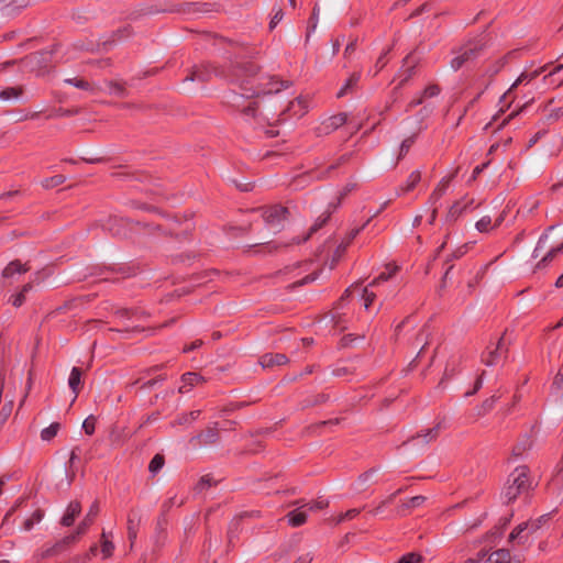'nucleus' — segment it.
<instances>
[{
  "mask_svg": "<svg viewBox=\"0 0 563 563\" xmlns=\"http://www.w3.org/2000/svg\"><path fill=\"white\" fill-rule=\"evenodd\" d=\"M358 232H360V230H353V231H351V233H350V235H349V241L346 242V244L341 245V246H340V249H341L342 251H344V250H345V247H346V245H347V244H349V243H350V242H351V241H352V240H353V239L358 234Z\"/></svg>",
  "mask_w": 563,
  "mask_h": 563,
  "instance_id": "nucleus-61",
  "label": "nucleus"
},
{
  "mask_svg": "<svg viewBox=\"0 0 563 563\" xmlns=\"http://www.w3.org/2000/svg\"><path fill=\"white\" fill-rule=\"evenodd\" d=\"M29 267L23 265L20 261H12L2 271L3 278H13L15 275L26 273Z\"/></svg>",
  "mask_w": 563,
  "mask_h": 563,
  "instance_id": "nucleus-16",
  "label": "nucleus"
},
{
  "mask_svg": "<svg viewBox=\"0 0 563 563\" xmlns=\"http://www.w3.org/2000/svg\"><path fill=\"white\" fill-rule=\"evenodd\" d=\"M29 0H2L1 10L5 15H13L16 9L24 8Z\"/></svg>",
  "mask_w": 563,
  "mask_h": 563,
  "instance_id": "nucleus-18",
  "label": "nucleus"
},
{
  "mask_svg": "<svg viewBox=\"0 0 563 563\" xmlns=\"http://www.w3.org/2000/svg\"><path fill=\"white\" fill-rule=\"evenodd\" d=\"M257 70L258 67L253 63H246L236 69L234 77L241 87L243 97L251 98L261 93L279 92L285 86L283 81L273 77H261L257 79Z\"/></svg>",
  "mask_w": 563,
  "mask_h": 563,
  "instance_id": "nucleus-1",
  "label": "nucleus"
},
{
  "mask_svg": "<svg viewBox=\"0 0 563 563\" xmlns=\"http://www.w3.org/2000/svg\"><path fill=\"white\" fill-rule=\"evenodd\" d=\"M477 54V47L465 48L460 55L451 60V67L453 70L460 69L466 62L474 58Z\"/></svg>",
  "mask_w": 563,
  "mask_h": 563,
  "instance_id": "nucleus-13",
  "label": "nucleus"
},
{
  "mask_svg": "<svg viewBox=\"0 0 563 563\" xmlns=\"http://www.w3.org/2000/svg\"><path fill=\"white\" fill-rule=\"evenodd\" d=\"M420 179H421L420 172L419 170L412 172L408 177L407 184L400 188V191L408 192V191L412 190L416 187V185L420 181Z\"/></svg>",
  "mask_w": 563,
  "mask_h": 563,
  "instance_id": "nucleus-25",
  "label": "nucleus"
},
{
  "mask_svg": "<svg viewBox=\"0 0 563 563\" xmlns=\"http://www.w3.org/2000/svg\"><path fill=\"white\" fill-rule=\"evenodd\" d=\"M487 166V164H483V165H479V166H476L473 170V178H476L483 170L484 168Z\"/></svg>",
  "mask_w": 563,
  "mask_h": 563,
  "instance_id": "nucleus-62",
  "label": "nucleus"
},
{
  "mask_svg": "<svg viewBox=\"0 0 563 563\" xmlns=\"http://www.w3.org/2000/svg\"><path fill=\"white\" fill-rule=\"evenodd\" d=\"M95 427H96V418L93 416H89L88 418L85 419L84 423H82V429L85 430V432L87 434H92L93 431H95Z\"/></svg>",
  "mask_w": 563,
  "mask_h": 563,
  "instance_id": "nucleus-42",
  "label": "nucleus"
},
{
  "mask_svg": "<svg viewBox=\"0 0 563 563\" xmlns=\"http://www.w3.org/2000/svg\"><path fill=\"white\" fill-rule=\"evenodd\" d=\"M65 82L68 84V85H73L77 88H80V89H89L90 88V84L86 80H82V79H78V78H67L65 79Z\"/></svg>",
  "mask_w": 563,
  "mask_h": 563,
  "instance_id": "nucleus-43",
  "label": "nucleus"
},
{
  "mask_svg": "<svg viewBox=\"0 0 563 563\" xmlns=\"http://www.w3.org/2000/svg\"><path fill=\"white\" fill-rule=\"evenodd\" d=\"M361 78V75L358 73H354L346 81V84L342 87V89L338 92V97L344 96L349 89L354 87Z\"/></svg>",
  "mask_w": 563,
  "mask_h": 563,
  "instance_id": "nucleus-34",
  "label": "nucleus"
},
{
  "mask_svg": "<svg viewBox=\"0 0 563 563\" xmlns=\"http://www.w3.org/2000/svg\"><path fill=\"white\" fill-rule=\"evenodd\" d=\"M255 102H250L246 107H244L242 109V111L246 114V115H251V117H254L255 115Z\"/></svg>",
  "mask_w": 563,
  "mask_h": 563,
  "instance_id": "nucleus-57",
  "label": "nucleus"
},
{
  "mask_svg": "<svg viewBox=\"0 0 563 563\" xmlns=\"http://www.w3.org/2000/svg\"><path fill=\"white\" fill-rule=\"evenodd\" d=\"M426 500L424 496H415L409 499L406 504H404V508H416L422 505Z\"/></svg>",
  "mask_w": 563,
  "mask_h": 563,
  "instance_id": "nucleus-45",
  "label": "nucleus"
},
{
  "mask_svg": "<svg viewBox=\"0 0 563 563\" xmlns=\"http://www.w3.org/2000/svg\"><path fill=\"white\" fill-rule=\"evenodd\" d=\"M205 382V378L197 373H186L181 376V385L178 388L180 394L188 393L191 387H195Z\"/></svg>",
  "mask_w": 563,
  "mask_h": 563,
  "instance_id": "nucleus-12",
  "label": "nucleus"
},
{
  "mask_svg": "<svg viewBox=\"0 0 563 563\" xmlns=\"http://www.w3.org/2000/svg\"><path fill=\"white\" fill-rule=\"evenodd\" d=\"M547 240H548V235H547V234H544V235H542V236L540 238V240H539V242H538V244H537V247H536V249H534V251H533V256H534V257H538V256H539V252H540L542 249H544Z\"/></svg>",
  "mask_w": 563,
  "mask_h": 563,
  "instance_id": "nucleus-53",
  "label": "nucleus"
},
{
  "mask_svg": "<svg viewBox=\"0 0 563 563\" xmlns=\"http://www.w3.org/2000/svg\"><path fill=\"white\" fill-rule=\"evenodd\" d=\"M98 512H99V505L96 501L91 505L90 509L86 514L82 521L77 526L78 533H84V534L86 533V531L89 529V527L93 523L95 518L97 517Z\"/></svg>",
  "mask_w": 563,
  "mask_h": 563,
  "instance_id": "nucleus-14",
  "label": "nucleus"
},
{
  "mask_svg": "<svg viewBox=\"0 0 563 563\" xmlns=\"http://www.w3.org/2000/svg\"><path fill=\"white\" fill-rule=\"evenodd\" d=\"M466 245H463L460 249H457L456 252L454 253V257H461L462 255H464L466 253Z\"/></svg>",
  "mask_w": 563,
  "mask_h": 563,
  "instance_id": "nucleus-63",
  "label": "nucleus"
},
{
  "mask_svg": "<svg viewBox=\"0 0 563 563\" xmlns=\"http://www.w3.org/2000/svg\"><path fill=\"white\" fill-rule=\"evenodd\" d=\"M283 19V11L279 9L275 14L274 16L272 18V21L269 23L271 25V29L275 27L279 21Z\"/></svg>",
  "mask_w": 563,
  "mask_h": 563,
  "instance_id": "nucleus-55",
  "label": "nucleus"
},
{
  "mask_svg": "<svg viewBox=\"0 0 563 563\" xmlns=\"http://www.w3.org/2000/svg\"><path fill=\"white\" fill-rule=\"evenodd\" d=\"M563 252V243L556 247L551 249L537 264L538 268L544 267L549 262H551L559 253Z\"/></svg>",
  "mask_w": 563,
  "mask_h": 563,
  "instance_id": "nucleus-23",
  "label": "nucleus"
},
{
  "mask_svg": "<svg viewBox=\"0 0 563 563\" xmlns=\"http://www.w3.org/2000/svg\"><path fill=\"white\" fill-rule=\"evenodd\" d=\"M530 488L528 481V470L517 467L508 477L507 484L503 490V498L506 503H510L516 499L520 494L527 493Z\"/></svg>",
  "mask_w": 563,
  "mask_h": 563,
  "instance_id": "nucleus-2",
  "label": "nucleus"
},
{
  "mask_svg": "<svg viewBox=\"0 0 563 563\" xmlns=\"http://www.w3.org/2000/svg\"><path fill=\"white\" fill-rule=\"evenodd\" d=\"M346 122H347V114L346 113H338L335 115L328 118L325 121H323L320 124V126L318 128V133L320 135L329 134V133L335 131L338 128L342 126Z\"/></svg>",
  "mask_w": 563,
  "mask_h": 563,
  "instance_id": "nucleus-5",
  "label": "nucleus"
},
{
  "mask_svg": "<svg viewBox=\"0 0 563 563\" xmlns=\"http://www.w3.org/2000/svg\"><path fill=\"white\" fill-rule=\"evenodd\" d=\"M84 533H78V528H76V531L69 536H66L60 541L56 542L53 547L47 548L43 553L42 558H47L56 554L57 552L62 551L64 548L75 543L78 541L79 537Z\"/></svg>",
  "mask_w": 563,
  "mask_h": 563,
  "instance_id": "nucleus-7",
  "label": "nucleus"
},
{
  "mask_svg": "<svg viewBox=\"0 0 563 563\" xmlns=\"http://www.w3.org/2000/svg\"><path fill=\"white\" fill-rule=\"evenodd\" d=\"M330 214L331 212L330 211H327L324 212L322 216H320V218L317 220V222L310 228L309 230V233L303 238L302 241H306L309 239V236L317 232L327 221L328 219L330 218Z\"/></svg>",
  "mask_w": 563,
  "mask_h": 563,
  "instance_id": "nucleus-31",
  "label": "nucleus"
},
{
  "mask_svg": "<svg viewBox=\"0 0 563 563\" xmlns=\"http://www.w3.org/2000/svg\"><path fill=\"white\" fill-rule=\"evenodd\" d=\"M440 92V88L437 85H430L428 86L423 91V97L430 98L434 97Z\"/></svg>",
  "mask_w": 563,
  "mask_h": 563,
  "instance_id": "nucleus-50",
  "label": "nucleus"
},
{
  "mask_svg": "<svg viewBox=\"0 0 563 563\" xmlns=\"http://www.w3.org/2000/svg\"><path fill=\"white\" fill-rule=\"evenodd\" d=\"M110 89H111V92L115 93V95H123V87L118 84V82H114V84H110Z\"/></svg>",
  "mask_w": 563,
  "mask_h": 563,
  "instance_id": "nucleus-58",
  "label": "nucleus"
},
{
  "mask_svg": "<svg viewBox=\"0 0 563 563\" xmlns=\"http://www.w3.org/2000/svg\"><path fill=\"white\" fill-rule=\"evenodd\" d=\"M507 347L505 345V338L501 336L495 349L489 350L483 357V362L487 366H493L506 354Z\"/></svg>",
  "mask_w": 563,
  "mask_h": 563,
  "instance_id": "nucleus-8",
  "label": "nucleus"
},
{
  "mask_svg": "<svg viewBox=\"0 0 563 563\" xmlns=\"http://www.w3.org/2000/svg\"><path fill=\"white\" fill-rule=\"evenodd\" d=\"M58 430H59V423H57V422L52 423L49 427L42 430V432H41L42 440H44V441L52 440L57 434Z\"/></svg>",
  "mask_w": 563,
  "mask_h": 563,
  "instance_id": "nucleus-30",
  "label": "nucleus"
},
{
  "mask_svg": "<svg viewBox=\"0 0 563 563\" xmlns=\"http://www.w3.org/2000/svg\"><path fill=\"white\" fill-rule=\"evenodd\" d=\"M328 505H329L328 500L318 499V500H313L308 504H305L303 507L309 512V511H317V510L323 509V508L328 507Z\"/></svg>",
  "mask_w": 563,
  "mask_h": 563,
  "instance_id": "nucleus-38",
  "label": "nucleus"
},
{
  "mask_svg": "<svg viewBox=\"0 0 563 563\" xmlns=\"http://www.w3.org/2000/svg\"><path fill=\"white\" fill-rule=\"evenodd\" d=\"M307 516L308 510L303 507V505L287 515L289 523L294 527L303 525L307 520Z\"/></svg>",
  "mask_w": 563,
  "mask_h": 563,
  "instance_id": "nucleus-17",
  "label": "nucleus"
},
{
  "mask_svg": "<svg viewBox=\"0 0 563 563\" xmlns=\"http://www.w3.org/2000/svg\"><path fill=\"white\" fill-rule=\"evenodd\" d=\"M134 519H135L134 514H131L128 518V537L132 543L136 539V526H135Z\"/></svg>",
  "mask_w": 563,
  "mask_h": 563,
  "instance_id": "nucleus-39",
  "label": "nucleus"
},
{
  "mask_svg": "<svg viewBox=\"0 0 563 563\" xmlns=\"http://www.w3.org/2000/svg\"><path fill=\"white\" fill-rule=\"evenodd\" d=\"M486 563H521L517 556H511L510 552L506 549L497 550L488 555Z\"/></svg>",
  "mask_w": 563,
  "mask_h": 563,
  "instance_id": "nucleus-11",
  "label": "nucleus"
},
{
  "mask_svg": "<svg viewBox=\"0 0 563 563\" xmlns=\"http://www.w3.org/2000/svg\"><path fill=\"white\" fill-rule=\"evenodd\" d=\"M362 297H363V299H364V301H365V303H364L365 309H368V307L371 306V303L375 300L376 295H375L374 292L369 291V290L367 289V287H366V288H364V290H363V296H362Z\"/></svg>",
  "mask_w": 563,
  "mask_h": 563,
  "instance_id": "nucleus-47",
  "label": "nucleus"
},
{
  "mask_svg": "<svg viewBox=\"0 0 563 563\" xmlns=\"http://www.w3.org/2000/svg\"><path fill=\"white\" fill-rule=\"evenodd\" d=\"M386 269L388 272L380 273L379 276L376 277L375 279H373V282L368 286H377V285H379V283L388 280L390 277H393L396 274L397 266H394V267L387 266Z\"/></svg>",
  "mask_w": 563,
  "mask_h": 563,
  "instance_id": "nucleus-28",
  "label": "nucleus"
},
{
  "mask_svg": "<svg viewBox=\"0 0 563 563\" xmlns=\"http://www.w3.org/2000/svg\"><path fill=\"white\" fill-rule=\"evenodd\" d=\"M522 82H530L529 81V74L522 73L517 80L512 84V86L509 88V90L504 95V98H506L518 85Z\"/></svg>",
  "mask_w": 563,
  "mask_h": 563,
  "instance_id": "nucleus-46",
  "label": "nucleus"
},
{
  "mask_svg": "<svg viewBox=\"0 0 563 563\" xmlns=\"http://www.w3.org/2000/svg\"><path fill=\"white\" fill-rule=\"evenodd\" d=\"M466 209V206H463V201H456L453 203V206L450 208L448 212V220L449 221H455Z\"/></svg>",
  "mask_w": 563,
  "mask_h": 563,
  "instance_id": "nucleus-24",
  "label": "nucleus"
},
{
  "mask_svg": "<svg viewBox=\"0 0 563 563\" xmlns=\"http://www.w3.org/2000/svg\"><path fill=\"white\" fill-rule=\"evenodd\" d=\"M544 69H545L544 67H541V68H539V69H536V70H533V71L529 73V81H532V80H533V79H536L538 76H540V75H541V73H543V71H544Z\"/></svg>",
  "mask_w": 563,
  "mask_h": 563,
  "instance_id": "nucleus-60",
  "label": "nucleus"
},
{
  "mask_svg": "<svg viewBox=\"0 0 563 563\" xmlns=\"http://www.w3.org/2000/svg\"><path fill=\"white\" fill-rule=\"evenodd\" d=\"M213 485V478L209 475H205L200 478L196 486V490L199 493H202L207 488L211 487Z\"/></svg>",
  "mask_w": 563,
  "mask_h": 563,
  "instance_id": "nucleus-41",
  "label": "nucleus"
},
{
  "mask_svg": "<svg viewBox=\"0 0 563 563\" xmlns=\"http://www.w3.org/2000/svg\"><path fill=\"white\" fill-rule=\"evenodd\" d=\"M211 75L209 71L207 70H203L201 68H196L191 71L190 75H188L186 77V80H190V81H195V80H198V81H208L210 79Z\"/></svg>",
  "mask_w": 563,
  "mask_h": 563,
  "instance_id": "nucleus-26",
  "label": "nucleus"
},
{
  "mask_svg": "<svg viewBox=\"0 0 563 563\" xmlns=\"http://www.w3.org/2000/svg\"><path fill=\"white\" fill-rule=\"evenodd\" d=\"M23 93V88L21 86L16 87H7L0 90V99L2 101H13L18 100Z\"/></svg>",
  "mask_w": 563,
  "mask_h": 563,
  "instance_id": "nucleus-20",
  "label": "nucleus"
},
{
  "mask_svg": "<svg viewBox=\"0 0 563 563\" xmlns=\"http://www.w3.org/2000/svg\"><path fill=\"white\" fill-rule=\"evenodd\" d=\"M552 386L556 389H560L563 387V367L558 372L553 379Z\"/></svg>",
  "mask_w": 563,
  "mask_h": 563,
  "instance_id": "nucleus-51",
  "label": "nucleus"
},
{
  "mask_svg": "<svg viewBox=\"0 0 563 563\" xmlns=\"http://www.w3.org/2000/svg\"><path fill=\"white\" fill-rule=\"evenodd\" d=\"M413 142H415L413 136H410L402 141V143L400 145V150H399V157H404L409 152Z\"/></svg>",
  "mask_w": 563,
  "mask_h": 563,
  "instance_id": "nucleus-44",
  "label": "nucleus"
},
{
  "mask_svg": "<svg viewBox=\"0 0 563 563\" xmlns=\"http://www.w3.org/2000/svg\"><path fill=\"white\" fill-rule=\"evenodd\" d=\"M12 400H10L7 405L3 406L0 416L2 417V421H4L11 413L12 410Z\"/></svg>",
  "mask_w": 563,
  "mask_h": 563,
  "instance_id": "nucleus-54",
  "label": "nucleus"
},
{
  "mask_svg": "<svg viewBox=\"0 0 563 563\" xmlns=\"http://www.w3.org/2000/svg\"><path fill=\"white\" fill-rule=\"evenodd\" d=\"M475 228L479 232H488L494 228V225H492V218L489 216H484L476 222Z\"/></svg>",
  "mask_w": 563,
  "mask_h": 563,
  "instance_id": "nucleus-35",
  "label": "nucleus"
},
{
  "mask_svg": "<svg viewBox=\"0 0 563 563\" xmlns=\"http://www.w3.org/2000/svg\"><path fill=\"white\" fill-rule=\"evenodd\" d=\"M411 57L407 56L405 59L404 68L400 73L401 81L400 85H402L405 81H407L413 74L415 64H411Z\"/></svg>",
  "mask_w": 563,
  "mask_h": 563,
  "instance_id": "nucleus-27",
  "label": "nucleus"
},
{
  "mask_svg": "<svg viewBox=\"0 0 563 563\" xmlns=\"http://www.w3.org/2000/svg\"><path fill=\"white\" fill-rule=\"evenodd\" d=\"M43 516L44 514L42 510L34 511L33 515L24 521V530L30 531L35 522H40L42 520Z\"/></svg>",
  "mask_w": 563,
  "mask_h": 563,
  "instance_id": "nucleus-33",
  "label": "nucleus"
},
{
  "mask_svg": "<svg viewBox=\"0 0 563 563\" xmlns=\"http://www.w3.org/2000/svg\"><path fill=\"white\" fill-rule=\"evenodd\" d=\"M440 432V424L413 435L404 445H411L412 449H423L429 442L433 441Z\"/></svg>",
  "mask_w": 563,
  "mask_h": 563,
  "instance_id": "nucleus-4",
  "label": "nucleus"
},
{
  "mask_svg": "<svg viewBox=\"0 0 563 563\" xmlns=\"http://www.w3.org/2000/svg\"><path fill=\"white\" fill-rule=\"evenodd\" d=\"M484 556L485 553H479L477 559H468L464 563H478Z\"/></svg>",
  "mask_w": 563,
  "mask_h": 563,
  "instance_id": "nucleus-64",
  "label": "nucleus"
},
{
  "mask_svg": "<svg viewBox=\"0 0 563 563\" xmlns=\"http://www.w3.org/2000/svg\"><path fill=\"white\" fill-rule=\"evenodd\" d=\"M358 514H360V509H357V508L350 509L339 517L338 522H342L344 520H351V519L355 518Z\"/></svg>",
  "mask_w": 563,
  "mask_h": 563,
  "instance_id": "nucleus-48",
  "label": "nucleus"
},
{
  "mask_svg": "<svg viewBox=\"0 0 563 563\" xmlns=\"http://www.w3.org/2000/svg\"><path fill=\"white\" fill-rule=\"evenodd\" d=\"M32 288L33 285L31 283H27L21 288V290L18 294L12 295L10 297V302L12 303V306L21 307L25 301L26 294L30 292Z\"/></svg>",
  "mask_w": 563,
  "mask_h": 563,
  "instance_id": "nucleus-22",
  "label": "nucleus"
},
{
  "mask_svg": "<svg viewBox=\"0 0 563 563\" xmlns=\"http://www.w3.org/2000/svg\"><path fill=\"white\" fill-rule=\"evenodd\" d=\"M164 466V456L156 454L150 462L148 470L151 473L156 474Z\"/></svg>",
  "mask_w": 563,
  "mask_h": 563,
  "instance_id": "nucleus-36",
  "label": "nucleus"
},
{
  "mask_svg": "<svg viewBox=\"0 0 563 563\" xmlns=\"http://www.w3.org/2000/svg\"><path fill=\"white\" fill-rule=\"evenodd\" d=\"M199 416H200V410H195L189 413H184V415L179 416L174 421L173 424L174 426L175 424H188V423H191L192 421H195Z\"/></svg>",
  "mask_w": 563,
  "mask_h": 563,
  "instance_id": "nucleus-29",
  "label": "nucleus"
},
{
  "mask_svg": "<svg viewBox=\"0 0 563 563\" xmlns=\"http://www.w3.org/2000/svg\"><path fill=\"white\" fill-rule=\"evenodd\" d=\"M452 178L453 176H449L441 179V181L439 183V185L437 186V188L433 190L429 198V202L431 205H435L437 201L445 194V190Z\"/></svg>",
  "mask_w": 563,
  "mask_h": 563,
  "instance_id": "nucleus-19",
  "label": "nucleus"
},
{
  "mask_svg": "<svg viewBox=\"0 0 563 563\" xmlns=\"http://www.w3.org/2000/svg\"><path fill=\"white\" fill-rule=\"evenodd\" d=\"M81 375L82 371L79 367H73L68 378V386L74 393V400L77 398L81 389Z\"/></svg>",
  "mask_w": 563,
  "mask_h": 563,
  "instance_id": "nucleus-15",
  "label": "nucleus"
},
{
  "mask_svg": "<svg viewBox=\"0 0 563 563\" xmlns=\"http://www.w3.org/2000/svg\"><path fill=\"white\" fill-rule=\"evenodd\" d=\"M532 445L531 438L528 434L522 435L517 444L512 449V455L518 457L521 456Z\"/></svg>",
  "mask_w": 563,
  "mask_h": 563,
  "instance_id": "nucleus-21",
  "label": "nucleus"
},
{
  "mask_svg": "<svg viewBox=\"0 0 563 563\" xmlns=\"http://www.w3.org/2000/svg\"><path fill=\"white\" fill-rule=\"evenodd\" d=\"M288 209L283 206H272L264 210L263 217L273 232H279L287 220Z\"/></svg>",
  "mask_w": 563,
  "mask_h": 563,
  "instance_id": "nucleus-3",
  "label": "nucleus"
},
{
  "mask_svg": "<svg viewBox=\"0 0 563 563\" xmlns=\"http://www.w3.org/2000/svg\"><path fill=\"white\" fill-rule=\"evenodd\" d=\"M64 181L65 177L63 175H55L44 179L41 184L44 188L49 189L62 185Z\"/></svg>",
  "mask_w": 563,
  "mask_h": 563,
  "instance_id": "nucleus-32",
  "label": "nucleus"
},
{
  "mask_svg": "<svg viewBox=\"0 0 563 563\" xmlns=\"http://www.w3.org/2000/svg\"><path fill=\"white\" fill-rule=\"evenodd\" d=\"M422 556L418 553L410 552L402 555L397 563H421Z\"/></svg>",
  "mask_w": 563,
  "mask_h": 563,
  "instance_id": "nucleus-40",
  "label": "nucleus"
},
{
  "mask_svg": "<svg viewBox=\"0 0 563 563\" xmlns=\"http://www.w3.org/2000/svg\"><path fill=\"white\" fill-rule=\"evenodd\" d=\"M103 559L110 558L114 551V544L110 539L100 540Z\"/></svg>",
  "mask_w": 563,
  "mask_h": 563,
  "instance_id": "nucleus-37",
  "label": "nucleus"
},
{
  "mask_svg": "<svg viewBox=\"0 0 563 563\" xmlns=\"http://www.w3.org/2000/svg\"><path fill=\"white\" fill-rule=\"evenodd\" d=\"M536 525H529L528 522L520 523L517 526L509 536V541H517L518 544H526L529 540V536L532 531L537 530Z\"/></svg>",
  "mask_w": 563,
  "mask_h": 563,
  "instance_id": "nucleus-6",
  "label": "nucleus"
},
{
  "mask_svg": "<svg viewBox=\"0 0 563 563\" xmlns=\"http://www.w3.org/2000/svg\"><path fill=\"white\" fill-rule=\"evenodd\" d=\"M313 560V556L311 553H305L302 555H300L296 561L295 563H311Z\"/></svg>",
  "mask_w": 563,
  "mask_h": 563,
  "instance_id": "nucleus-56",
  "label": "nucleus"
},
{
  "mask_svg": "<svg viewBox=\"0 0 563 563\" xmlns=\"http://www.w3.org/2000/svg\"><path fill=\"white\" fill-rule=\"evenodd\" d=\"M286 363H288V357L280 353H266L260 358V364L264 368H273L275 366L285 365Z\"/></svg>",
  "mask_w": 563,
  "mask_h": 563,
  "instance_id": "nucleus-10",
  "label": "nucleus"
},
{
  "mask_svg": "<svg viewBox=\"0 0 563 563\" xmlns=\"http://www.w3.org/2000/svg\"><path fill=\"white\" fill-rule=\"evenodd\" d=\"M202 344V341L201 340H196L195 342H192L190 345L186 346L184 349V352H189V351H192L197 347H199L200 345Z\"/></svg>",
  "mask_w": 563,
  "mask_h": 563,
  "instance_id": "nucleus-59",
  "label": "nucleus"
},
{
  "mask_svg": "<svg viewBox=\"0 0 563 563\" xmlns=\"http://www.w3.org/2000/svg\"><path fill=\"white\" fill-rule=\"evenodd\" d=\"M206 443H213L217 439V431L213 429H208L203 434H201Z\"/></svg>",
  "mask_w": 563,
  "mask_h": 563,
  "instance_id": "nucleus-49",
  "label": "nucleus"
},
{
  "mask_svg": "<svg viewBox=\"0 0 563 563\" xmlns=\"http://www.w3.org/2000/svg\"><path fill=\"white\" fill-rule=\"evenodd\" d=\"M81 512V505L79 501H70L60 519V525L64 527H70L74 525L76 518Z\"/></svg>",
  "mask_w": 563,
  "mask_h": 563,
  "instance_id": "nucleus-9",
  "label": "nucleus"
},
{
  "mask_svg": "<svg viewBox=\"0 0 563 563\" xmlns=\"http://www.w3.org/2000/svg\"><path fill=\"white\" fill-rule=\"evenodd\" d=\"M316 279H317V273H312V274L307 275L302 279L296 282L294 284V286H302V285L309 284V283H311V282H313Z\"/></svg>",
  "mask_w": 563,
  "mask_h": 563,
  "instance_id": "nucleus-52",
  "label": "nucleus"
}]
</instances>
